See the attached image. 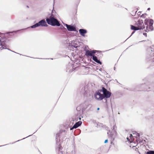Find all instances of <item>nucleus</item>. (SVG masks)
<instances>
[{
    "instance_id": "nucleus-20",
    "label": "nucleus",
    "mask_w": 154,
    "mask_h": 154,
    "mask_svg": "<svg viewBox=\"0 0 154 154\" xmlns=\"http://www.w3.org/2000/svg\"><path fill=\"white\" fill-rule=\"evenodd\" d=\"M46 20L47 22V23H48V18H46Z\"/></svg>"
},
{
    "instance_id": "nucleus-19",
    "label": "nucleus",
    "mask_w": 154,
    "mask_h": 154,
    "mask_svg": "<svg viewBox=\"0 0 154 154\" xmlns=\"http://www.w3.org/2000/svg\"><path fill=\"white\" fill-rule=\"evenodd\" d=\"M143 35L146 37H147V34L146 33H143Z\"/></svg>"
},
{
    "instance_id": "nucleus-17",
    "label": "nucleus",
    "mask_w": 154,
    "mask_h": 154,
    "mask_svg": "<svg viewBox=\"0 0 154 154\" xmlns=\"http://www.w3.org/2000/svg\"><path fill=\"white\" fill-rule=\"evenodd\" d=\"M5 47L4 45H2V48H1V50L2 49H4L5 48Z\"/></svg>"
},
{
    "instance_id": "nucleus-10",
    "label": "nucleus",
    "mask_w": 154,
    "mask_h": 154,
    "mask_svg": "<svg viewBox=\"0 0 154 154\" xmlns=\"http://www.w3.org/2000/svg\"><path fill=\"white\" fill-rule=\"evenodd\" d=\"M82 122L81 121H79L76 122L73 126V127L70 128V130L73 129V128H78L79 126H80L82 124Z\"/></svg>"
},
{
    "instance_id": "nucleus-12",
    "label": "nucleus",
    "mask_w": 154,
    "mask_h": 154,
    "mask_svg": "<svg viewBox=\"0 0 154 154\" xmlns=\"http://www.w3.org/2000/svg\"><path fill=\"white\" fill-rule=\"evenodd\" d=\"M140 28H141L140 27H138L137 26L136 27L132 25H131V30H137L140 29Z\"/></svg>"
},
{
    "instance_id": "nucleus-7",
    "label": "nucleus",
    "mask_w": 154,
    "mask_h": 154,
    "mask_svg": "<svg viewBox=\"0 0 154 154\" xmlns=\"http://www.w3.org/2000/svg\"><path fill=\"white\" fill-rule=\"evenodd\" d=\"M144 23H143V21L141 20H139L137 22V25L138 27H141V29H144L145 28V26H144Z\"/></svg>"
},
{
    "instance_id": "nucleus-6",
    "label": "nucleus",
    "mask_w": 154,
    "mask_h": 154,
    "mask_svg": "<svg viewBox=\"0 0 154 154\" xmlns=\"http://www.w3.org/2000/svg\"><path fill=\"white\" fill-rule=\"evenodd\" d=\"M102 91L103 92V96L104 98L105 97L108 98L111 95V93L108 91L105 88L103 87Z\"/></svg>"
},
{
    "instance_id": "nucleus-2",
    "label": "nucleus",
    "mask_w": 154,
    "mask_h": 154,
    "mask_svg": "<svg viewBox=\"0 0 154 154\" xmlns=\"http://www.w3.org/2000/svg\"><path fill=\"white\" fill-rule=\"evenodd\" d=\"M49 24L54 26H60V24L58 21L54 18V16H51L50 18H49Z\"/></svg>"
},
{
    "instance_id": "nucleus-18",
    "label": "nucleus",
    "mask_w": 154,
    "mask_h": 154,
    "mask_svg": "<svg viewBox=\"0 0 154 154\" xmlns=\"http://www.w3.org/2000/svg\"><path fill=\"white\" fill-rule=\"evenodd\" d=\"M108 140L107 139H106V140H105L104 143H106L107 142H108Z\"/></svg>"
},
{
    "instance_id": "nucleus-1",
    "label": "nucleus",
    "mask_w": 154,
    "mask_h": 154,
    "mask_svg": "<svg viewBox=\"0 0 154 154\" xmlns=\"http://www.w3.org/2000/svg\"><path fill=\"white\" fill-rule=\"evenodd\" d=\"M153 21L152 19H146L145 20L144 24L145 28L144 29L146 32H148L153 30Z\"/></svg>"
},
{
    "instance_id": "nucleus-13",
    "label": "nucleus",
    "mask_w": 154,
    "mask_h": 154,
    "mask_svg": "<svg viewBox=\"0 0 154 154\" xmlns=\"http://www.w3.org/2000/svg\"><path fill=\"white\" fill-rule=\"evenodd\" d=\"M92 59L94 61L97 62V63L100 64H102V63L100 61V60H98L97 58V57L94 55L93 56Z\"/></svg>"
},
{
    "instance_id": "nucleus-22",
    "label": "nucleus",
    "mask_w": 154,
    "mask_h": 154,
    "mask_svg": "<svg viewBox=\"0 0 154 154\" xmlns=\"http://www.w3.org/2000/svg\"><path fill=\"white\" fill-rule=\"evenodd\" d=\"M99 109H99V108H97V110H99Z\"/></svg>"
},
{
    "instance_id": "nucleus-5",
    "label": "nucleus",
    "mask_w": 154,
    "mask_h": 154,
    "mask_svg": "<svg viewBox=\"0 0 154 154\" xmlns=\"http://www.w3.org/2000/svg\"><path fill=\"white\" fill-rule=\"evenodd\" d=\"M47 26L45 21L44 20H43L39 21L38 23H36L34 25L31 26V28H34L40 26Z\"/></svg>"
},
{
    "instance_id": "nucleus-16",
    "label": "nucleus",
    "mask_w": 154,
    "mask_h": 154,
    "mask_svg": "<svg viewBox=\"0 0 154 154\" xmlns=\"http://www.w3.org/2000/svg\"><path fill=\"white\" fill-rule=\"evenodd\" d=\"M153 58H152V59L151 60V64L152 65L153 64L154 65V57H153Z\"/></svg>"
},
{
    "instance_id": "nucleus-14",
    "label": "nucleus",
    "mask_w": 154,
    "mask_h": 154,
    "mask_svg": "<svg viewBox=\"0 0 154 154\" xmlns=\"http://www.w3.org/2000/svg\"><path fill=\"white\" fill-rule=\"evenodd\" d=\"M129 137L130 138V139L128 137L127 138V139L128 141L131 143L134 140V138H133V136L131 134H130Z\"/></svg>"
},
{
    "instance_id": "nucleus-3",
    "label": "nucleus",
    "mask_w": 154,
    "mask_h": 154,
    "mask_svg": "<svg viewBox=\"0 0 154 154\" xmlns=\"http://www.w3.org/2000/svg\"><path fill=\"white\" fill-rule=\"evenodd\" d=\"M147 54L149 58L151 59L154 57V46H152L148 48L147 50Z\"/></svg>"
},
{
    "instance_id": "nucleus-15",
    "label": "nucleus",
    "mask_w": 154,
    "mask_h": 154,
    "mask_svg": "<svg viewBox=\"0 0 154 154\" xmlns=\"http://www.w3.org/2000/svg\"><path fill=\"white\" fill-rule=\"evenodd\" d=\"M146 154H154V151L152 150H150L147 151L146 152Z\"/></svg>"
},
{
    "instance_id": "nucleus-8",
    "label": "nucleus",
    "mask_w": 154,
    "mask_h": 154,
    "mask_svg": "<svg viewBox=\"0 0 154 154\" xmlns=\"http://www.w3.org/2000/svg\"><path fill=\"white\" fill-rule=\"evenodd\" d=\"M96 51L93 50L90 51L87 50L86 51L85 55L88 56H91L93 57L94 55V54L96 53Z\"/></svg>"
},
{
    "instance_id": "nucleus-4",
    "label": "nucleus",
    "mask_w": 154,
    "mask_h": 154,
    "mask_svg": "<svg viewBox=\"0 0 154 154\" xmlns=\"http://www.w3.org/2000/svg\"><path fill=\"white\" fill-rule=\"evenodd\" d=\"M102 90H99L96 92L94 97L96 99L98 100H101L104 98L103 94H101L100 92H102Z\"/></svg>"
},
{
    "instance_id": "nucleus-11",
    "label": "nucleus",
    "mask_w": 154,
    "mask_h": 154,
    "mask_svg": "<svg viewBox=\"0 0 154 154\" xmlns=\"http://www.w3.org/2000/svg\"><path fill=\"white\" fill-rule=\"evenodd\" d=\"M87 31L83 29H80L79 30V32L83 36H85L84 34L87 33Z\"/></svg>"
},
{
    "instance_id": "nucleus-9",
    "label": "nucleus",
    "mask_w": 154,
    "mask_h": 154,
    "mask_svg": "<svg viewBox=\"0 0 154 154\" xmlns=\"http://www.w3.org/2000/svg\"><path fill=\"white\" fill-rule=\"evenodd\" d=\"M65 26H66L68 30L69 31H76V29L75 27L66 24H65Z\"/></svg>"
},
{
    "instance_id": "nucleus-21",
    "label": "nucleus",
    "mask_w": 154,
    "mask_h": 154,
    "mask_svg": "<svg viewBox=\"0 0 154 154\" xmlns=\"http://www.w3.org/2000/svg\"><path fill=\"white\" fill-rule=\"evenodd\" d=\"M150 10V8H148V10Z\"/></svg>"
}]
</instances>
